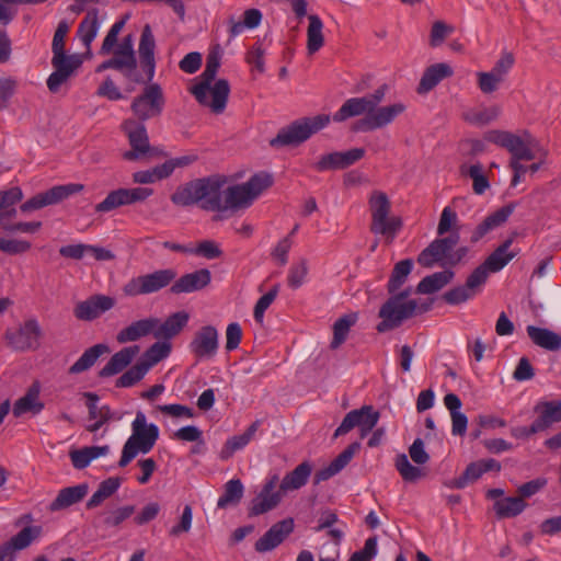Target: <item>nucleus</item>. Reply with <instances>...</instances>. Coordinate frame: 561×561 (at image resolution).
Here are the masks:
<instances>
[{
	"label": "nucleus",
	"instance_id": "nucleus-30",
	"mask_svg": "<svg viewBox=\"0 0 561 561\" xmlns=\"http://www.w3.org/2000/svg\"><path fill=\"white\" fill-rule=\"evenodd\" d=\"M100 26V11L96 8L89 10L79 24L77 36L84 45L88 56H91V44L98 35Z\"/></svg>",
	"mask_w": 561,
	"mask_h": 561
},
{
	"label": "nucleus",
	"instance_id": "nucleus-1",
	"mask_svg": "<svg viewBox=\"0 0 561 561\" xmlns=\"http://www.w3.org/2000/svg\"><path fill=\"white\" fill-rule=\"evenodd\" d=\"M412 267L413 261L411 259L402 260L394 265L387 284V289L391 297L381 306L378 313L381 319V322L377 325L379 333L393 330L400 327L404 320L415 314L427 312L432 308L433 299H408L412 293L411 288L396 294L405 283Z\"/></svg>",
	"mask_w": 561,
	"mask_h": 561
},
{
	"label": "nucleus",
	"instance_id": "nucleus-58",
	"mask_svg": "<svg viewBox=\"0 0 561 561\" xmlns=\"http://www.w3.org/2000/svg\"><path fill=\"white\" fill-rule=\"evenodd\" d=\"M135 513V506L126 505L105 513L103 523L106 527H118Z\"/></svg>",
	"mask_w": 561,
	"mask_h": 561
},
{
	"label": "nucleus",
	"instance_id": "nucleus-52",
	"mask_svg": "<svg viewBox=\"0 0 561 561\" xmlns=\"http://www.w3.org/2000/svg\"><path fill=\"white\" fill-rule=\"evenodd\" d=\"M148 371V366L138 360L116 380V387L129 388L140 381Z\"/></svg>",
	"mask_w": 561,
	"mask_h": 561
},
{
	"label": "nucleus",
	"instance_id": "nucleus-63",
	"mask_svg": "<svg viewBox=\"0 0 561 561\" xmlns=\"http://www.w3.org/2000/svg\"><path fill=\"white\" fill-rule=\"evenodd\" d=\"M478 87L484 94H490L496 91L503 82L491 71L478 72Z\"/></svg>",
	"mask_w": 561,
	"mask_h": 561
},
{
	"label": "nucleus",
	"instance_id": "nucleus-27",
	"mask_svg": "<svg viewBox=\"0 0 561 561\" xmlns=\"http://www.w3.org/2000/svg\"><path fill=\"white\" fill-rule=\"evenodd\" d=\"M360 449V444L354 442L350 444L340 455H337L327 467L318 470L314 474V483L327 481L342 471L354 455Z\"/></svg>",
	"mask_w": 561,
	"mask_h": 561
},
{
	"label": "nucleus",
	"instance_id": "nucleus-28",
	"mask_svg": "<svg viewBox=\"0 0 561 561\" xmlns=\"http://www.w3.org/2000/svg\"><path fill=\"white\" fill-rule=\"evenodd\" d=\"M158 324L159 319L154 317L134 321L117 333L116 341L121 344H125L128 342L138 341L139 339L149 334L154 335V329Z\"/></svg>",
	"mask_w": 561,
	"mask_h": 561
},
{
	"label": "nucleus",
	"instance_id": "nucleus-11",
	"mask_svg": "<svg viewBox=\"0 0 561 561\" xmlns=\"http://www.w3.org/2000/svg\"><path fill=\"white\" fill-rule=\"evenodd\" d=\"M460 234L443 236L433 240L420 254L417 262L424 267H432L436 263L450 264L454 248L458 244Z\"/></svg>",
	"mask_w": 561,
	"mask_h": 561
},
{
	"label": "nucleus",
	"instance_id": "nucleus-18",
	"mask_svg": "<svg viewBox=\"0 0 561 561\" xmlns=\"http://www.w3.org/2000/svg\"><path fill=\"white\" fill-rule=\"evenodd\" d=\"M279 478L271 476L264 483L260 493L251 501L249 516H257L275 508L282 501V491H275Z\"/></svg>",
	"mask_w": 561,
	"mask_h": 561
},
{
	"label": "nucleus",
	"instance_id": "nucleus-33",
	"mask_svg": "<svg viewBox=\"0 0 561 561\" xmlns=\"http://www.w3.org/2000/svg\"><path fill=\"white\" fill-rule=\"evenodd\" d=\"M453 75V69L449 65L445 62H439L430 66L425 69L419 88V93H427L433 90L442 80L448 78Z\"/></svg>",
	"mask_w": 561,
	"mask_h": 561
},
{
	"label": "nucleus",
	"instance_id": "nucleus-64",
	"mask_svg": "<svg viewBox=\"0 0 561 561\" xmlns=\"http://www.w3.org/2000/svg\"><path fill=\"white\" fill-rule=\"evenodd\" d=\"M377 554V537L366 539L364 548L355 551L348 561H370Z\"/></svg>",
	"mask_w": 561,
	"mask_h": 561
},
{
	"label": "nucleus",
	"instance_id": "nucleus-42",
	"mask_svg": "<svg viewBox=\"0 0 561 561\" xmlns=\"http://www.w3.org/2000/svg\"><path fill=\"white\" fill-rule=\"evenodd\" d=\"M23 197L20 187H11L7 191L0 192V225H5V221L15 217V204Z\"/></svg>",
	"mask_w": 561,
	"mask_h": 561
},
{
	"label": "nucleus",
	"instance_id": "nucleus-8",
	"mask_svg": "<svg viewBox=\"0 0 561 561\" xmlns=\"http://www.w3.org/2000/svg\"><path fill=\"white\" fill-rule=\"evenodd\" d=\"M368 203L371 214L370 231L383 236L386 241L391 243L402 228L401 218L390 216L391 203L383 192H373Z\"/></svg>",
	"mask_w": 561,
	"mask_h": 561
},
{
	"label": "nucleus",
	"instance_id": "nucleus-16",
	"mask_svg": "<svg viewBox=\"0 0 561 561\" xmlns=\"http://www.w3.org/2000/svg\"><path fill=\"white\" fill-rule=\"evenodd\" d=\"M405 111L407 105L403 102L376 106V110L370 111L369 115L357 122L355 130L369 131L383 128L392 124Z\"/></svg>",
	"mask_w": 561,
	"mask_h": 561
},
{
	"label": "nucleus",
	"instance_id": "nucleus-61",
	"mask_svg": "<svg viewBox=\"0 0 561 561\" xmlns=\"http://www.w3.org/2000/svg\"><path fill=\"white\" fill-rule=\"evenodd\" d=\"M514 64V55L511 51H503L500 59L495 62L490 71L494 73L500 80L504 81Z\"/></svg>",
	"mask_w": 561,
	"mask_h": 561
},
{
	"label": "nucleus",
	"instance_id": "nucleus-41",
	"mask_svg": "<svg viewBox=\"0 0 561 561\" xmlns=\"http://www.w3.org/2000/svg\"><path fill=\"white\" fill-rule=\"evenodd\" d=\"M454 278V272L446 270L425 276L416 286V294H433L440 290Z\"/></svg>",
	"mask_w": 561,
	"mask_h": 561
},
{
	"label": "nucleus",
	"instance_id": "nucleus-37",
	"mask_svg": "<svg viewBox=\"0 0 561 561\" xmlns=\"http://www.w3.org/2000/svg\"><path fill=\"white\" fill-rule=\"evenodd\" d=\"M261 422L254 421L243 434L234 435L227 439L222 449L220 450L219 457L221 460H228L232 455L242 448H244L257 432Z\"/></svg>",
	"mask_w": 561,
	"mask_h": 561
},
{
	"label": "nucleus",
	"instance_id": "nucleus-29",
	"mask_svg": "<svg viewBox=\"0 0 561 561\" xmlns=\"http://www.w3.org/2000/svg\"><path fill=\"white\" fill-rule=\"evenodd\" d=\"M41 531L42 529L38 526H27L14 535L10 540L4 542L0 549L8 547L9 550L7 551L3 561H15V551L27 548L33 542V540L39 537Z\"/></svg>",
	"mask_w": 561,
	"mask_h": 561
},
{
	"label": "nucleus",
	"instance_id": "nucleus-50",
	"mask_svg": "<svg viewBox=\"0 0 561 561\" xmlns=\"http://www.w3.org/2000/svg\"><path fill=\"white\" fill-rule=\"evenodd\" d=\"M458 221L457 213L449 206L444 207L437 225V234L443 237L447 233L453 234L455 231L460 234Z\"/></svg>",
	"mask_w": 561,
	"mask_h": 561
},
{
	"label": "nucleus",
	"instance_id": "nucleus-36",
	"mask_svg": "<svg viewBox=\"0 0 561 561\" xmlns=\"http://www.w3.org/2000/svg\"><path fill=\"white\" fill-rule=\"evenodd\" d=\"M534 411L538 414L536 421L541 431L547 430L553 423L561 422V401L559 400L538 402Z\"/></svg>",
	"mask_w": 561,
	"mask_h": 561
},
{
	"label": "nucleus",
	"instance_id": "nucleus-12",
	"mask_svg": "<svg viewBox=\"0 0 561 561\" xmlns=\"http://www.w3.org/2000/svg\"><path fill=\"white\" fill-rule=\"evenodd\" d=\"M122 129L128 138L130 150L123 153L127 161H135L151 154L154 150L149 144V137L146 126L134 119H126L122 124Z\"/></svg>",
	"mask_w": 561,
	"mask_h": 561
},
{
	"label": "nucleus",
	"instance_id": "nucleus-35",
	"mask_svg": "<svg viewBox=\"0 0 561 561\" xmlns=\"http://www.w3.org/2000/svg\"><path fill=\"white\" fill-rule=\"evenodd\" d=\"M526 331L535 345L551 352H557L561 348V335L558 333L535 325H527Z\"/></svg>",
	"mask_w": 561,
	"mask_h": 561
},
{
	"label": "nucleus",
	"instance_id": "nucleus-3",
	"mask_svg": "<svg viewBox=\"0 0 561 561\" xmlns=\"http://www.w3.org/2000/svg\"><path fill=\"white\" fill-rule=\"evenodd\" d=\"M221 55L213 50L207 55L205 69L199 76L201 81L191 88V93L201 105L207 106L215 114L225 111L230 85L226 79H219L214 84L217 71L220 67Z\"/></svg>",
	"mask_w": 561,
	"mask_h": 561
},
{
	"label": "nucleus",
	"instance_id": "nucleus-22",
	"mask_svg": "<svg viewBox=\"0 0 561 561\" xmlns=\"http://www.w3.org/2000/svg\"><path fill=\"white\" fill-rule=\"evenodd\" d=\"M515 210V204L510 203L488 215L470 234V243L476 244L488 233L503 226Z\"/></svg>",
	"mask_w": 561,
	"mask_h": 561
},
{
	"label": "nucleus",
	"instance_id": "nucleus-17",
	"mask_svg": "<svg viewBox=\"0 0 561 561\" xmlns=\"http://www.w3.org/2000/svg\"><path fill=\"white\" fill-rule=\"evenodd\" d=\"M153 194L149 187L118 188L110 192L106 197L95 205L96 213H110L121 206L144 202Z\"/></svg>",
	"mask_w": 561,
	"mask_h": 561
},
{
	"label": "nucleus",
	"instance_id": "nucleus-19",
	"mask_svg": "<svg viewBox=\"0 0 561 561\" xmlns=\"http://www.w3.org/2000/svg\"><path fill=\"white\" fill-rule=\"evenodd\" d=\"M380 414L374 409L373 405H363L359 409L350 411L343 419L340 426L334 432V437L347 434L355 427L366 425L376 426L379 421Z\"/></svg>",
	"mask_w": 561,
	"mask_h": 561
},
{
	"label": "nucleus",
	"instance_id": "nucleus-54",
	"mask_svg": "<svg viewBox=\"0 0 561 561\" xmlns=\"http://www.w3.org/2000/svg\"><path fill=\"white\" fill-rule=\"evenodd\" d=\"M500 113L497 107H489L480 111H468L463 114V119L472 125L483 126L494 121Z\"/></svg>",
	"mask_w": 561,
	"mask_h": 561
},
{
	"label": "nucleus",
	"instance_id": "nucleus-55",
	"mask_svg": "<svg viewBox=\"0 0 561 561\" xmlns=\"http://www.w3.org/2000/svg\"><path fill=\"white\" fill-rule=\"evenodd\" d=\"M512 159L516 160H534L536 159V153L534 152L529 142L523 140L519 136L514 135L512 142L507 149Z\"/></svg>",
	"mask_w": 561,
	"mask_h": 561
},
{
	"label": "nucleus",
	"instance_id": "nucleus-45",
	"mask_svg": "<svg viewBox=\"0 0 561 561\" xmlns=\"http://www.w3.org/2000/svg\"><path fill=\"white\" fill-rule=\"evenodd\" d=\"M309 26L307 30V50L312 55L320 50L324 44L323 23L317 14L308 15Z\"/></svg>",
	"mask_w": 561,
	"mask_h": 561
},
{
	"label": "nucleus",
	"instance_id": "nucleus-56",
	"mask_svg": "<svg viewBox=\"0 0 561 561\" xmlns=\"http://www.w3.org/2000/svg\"><path fill=\"white\" fill-rule=\"evenodd\" d=\"M168 178L167 167L156 165L150 170L137 171L133 174V181L138 184H150Z\"/></svg>",
	"mask_w": 561,
	"mask_h": 561
},
{
	"label": "nucleus",
	"instance_id": "nucleus-31",
	"mask_svg": "<svg viewBox=\"0 0 561 561\" xmlns=\"http://www.w3.org/2000/svg\"><path fill=\"white\" fill-rule=\"evenodd\" d=\"M139 351L140 347L138 345H131L122 348L115 353L106 363V365L100 370V377H111L121 373L133 362Z\"/></svg>",
	"mask_w": 561,
	"mask_h": 561
},
{
	"label": "nucleus",
	"instance_id": "nucleus-47",
	"mask_svg": "<svg viewBox=\"0 0 561 561\" xmlns=\"http://www.w3.org/2000/svg\"><path fill=\"white\" fill-rule=\"evenodd\" d=\"M356 321H357L356 313H347V314H344L343 317L339 318L334 322L331 348L335 350L345 342L351 328L356 323Z\"/></svg>",
	"mask_w": 561,
	"mask_h": 561
},
{
	"label": "nucleus",
	"instance_id": "nucleus-46",
	"mask_svg": "<svg viewBox=\"0 0 561 561\" xmlns=\"http://www.w3.org/2000/svg\"><path fill=\"white\" fill-rule=\"evenodd\" d=\"M527 504L519 496H510L497 500L493 504L494 512L499 518H511L524 512Z\"/></svg>",
	"mask_w": 561,
	"mask_h": 561
},
{
	"label": "nucleus",
	"instance_id": "nucleus-20",
	"mask_svg": "<svg viewBox=\"0 0 561 561\" xmlns=\"http://www.w3.org/2000/svg\"><path fill=\"white\" fill-rule=\"evenodd\" d=\"M294 527L293 518L277 522L255 542V551L264 553L274 550L294 531Z\"/></svg>",
	"mask_w": 561,
	"mask_h": 561
},
{
	"label": "nucleus",
	"instance_id": "nucleus-40",
	"mask_svg": "<svg viewBox=\"0 0 561 561\" xmlns=\"http://www.w3.org/2000/svg\"><path fill=\"white\" fill-rule=\"evenodd\" d=\"M311 471L312 467L309 462H301L293 471H290L283 478L279 484L280 491L285 493L288 491L300 489L307 483L311 474Z\"/></svg>",
	"mask_w": 561,
	"mask_h": 561
},
{
	"label": "nucleus",
	"instance_id": "nucleus-53",
	"mask_svg": "<svg viewBox=\"0 0 561 561\" xmlns=\"http://www.w3.org/2000/svg\"><path fill=\"white\" fill-rule=\"evenodd\" d=\"M394 466L404 481L414 482L424 476L422 469L411 465L405 454L397 456Z\"/></svg>",
	"mask_w": 561,
	"mask_h": 561
},
{
	"label": "nucleus",
	"instance_id": "nucleus-4",
	"mask_svg": "<svg viewBox=\"0 0 561 561\" xmlns=\"http://www.w3.org/2000/svg\"><path fill=\"white\" fill-rule=\"evenodd\" d=\"M156 39L149 24L142 27L139 45L138 55L140 65L146 73L144 79L137 72V58L135 54H125L114 50L112 57L114 64V70L119 71L127 80L134 83L151 82L156 72Z\"/></svg>",
	"mask_w": 561,
	"mask_h": 561
},
{
	"label": "nucleus",
	"instance_id": "nucleus-62",
	"mask_svg": "<svg viewBox=\"0 0 561 561\" xmlns=\"http://www.w3.org/2000/svg\"><path fill=\"white\" fill-rule=\"evenodd\" d=\"M454 28L447 25L443 21H436L432 25L431 35H430V45L432 47H437L443 44L445 38L453 33Z\"/></svg>",
	"mask_w": 561,
	"mask_h": 561
},
{
	"label": "nucleus",
	"instance_id": "nucleus-39",
	"mask_svg": "<svg viewBox=\"0 0 561 561\" xmlns=\"http://www.w3.org/2000/svg\"><path fill=\"white\" fill-rule=\"evenodd\" d=\"M38 397L39 386L35 382L28 388L27 392L14 403L13 415L20 417L27 412H32L33 414L39 413L44 404L39 401Z\"/></svg>",
	"mask_w": 561,
	"mask_h": 561
},
{
	"label": "nucleus",
	"instance_id": "nucleus-5",
	"mask_svg": "<svg viewBox=\"0 0 561 561\" xmlns=\"http://www.w3.org/2000/svg\"><path fill=\"white\" fill-rule=\"evenodd\" d=\"M516 254V252L503 253V250L495 249L486 260L468 276L465 285L451 288L444 294L445 301L449 305H459L473 298L486 282L489 273L501 271Z\"/></svg>",
	"mask_w": 561,
	"mask_h": 561
},
{
	"label": "nucleus",
	"instance_id": "nucleus-9",
	"mask_svg": "<svg viewBox=\"0 0 561 561\" xmlns=\"http://www.w3.org/2000/svg\"><path fill=\"white\" fill-rule=\"evenodd\" d=\"M272 176L266 173L254 174L242 184H236L227 187L224 192L225 211L244 209L272 185Z\"/></svg>",
	"mask_w": 561,
	"mask_h": 561
},
{
	"label": "nucleus",
	"instance_id": "nucleus-14",
	"mask_svg": "<svg viewBox=\"0 0 561 561\" xmlns=\"http://www.w3.org/2000/svg\"><path fill=\"white\" fill-rule=\"evenodd\" d=\"M164 96L158 83H150L131 103V111L140 121L159 116L163 110Z\"/></svg>",
	"mask_w": 561,
	"mask_h": 561
},
{
	"label": "nucleus",
	"instance_id": "nucleus-44",
	"mask_svg": "<svg viewBox=\"0 0 561 561\" xmlns=\"http://www.w3.org/2000/svg\"><path fill=\"white\" fill-rule=\"evenodd\" d=\"M244 486L240 479H231L224 485V493L217 501V507L225 510L237 506L243 497Z\"/></svg>",
	"mask_w": 561,
	"mask_h": 561
},
{
	"label": "nucleus",
	"instance_id": "nucleus-48",
	"mask_svg": "<svg viewBox=\"0 0 561 561\" xmlns=\"http://www.w3.org/2000/svg\"><path fill=\"white\" fill-rule=\"evenodd\" d=\"M460 170L461 174L468 175L472 180V188L476 194L482 195L490 187L481 164L461 165Z\"/></svg>",
	"mask_w": 561,
	"mask_h": 561
},
{
	"label": "nucleus",
	"instance_id": "nucleus-21",
	"mask_svg": "<svg viewBox=\"0 0 561 561\" xmlns=\"http://www.w3.org/2000/svg\"><path fill=\"white\" fill-rule=\"evenodd\" d=\"M114 306V298L105 295H94L78 302L73 309V314L78 320L92 321Z\"/></svg>",
	"mask_w": 561,
	"mask_h": 561
},
{
	"label": "nucleus",
	"instance_id": "nucleus-38",
	"mask_svg": "<svg viewBox=\"0 0 561 561\" xmlns=\"http://www.w3.org/2000/svg\"><path fill=\"white\" fill-rule=\"evenodd\" d=\"M188 313L185 311H179L165 319L164 322H160L154 329V337L169 340L181 332V330L187 324Z\"/></svg>",
	"mask_w": 561,
	"mask_h": 561
},
{
	"label": "nucleus",
	"instance_id": "nucleus-59",
	"mask_svg": "<svg viewBox=\"0 0 561 561\" xmlns=\"http://www.w3.org/2000/svg\"><path fill=\"white\" fill-rule=\"evenodd\" d=\"M483 474V470L480 461L471 462L467 466L463 473L455 480L454 486L457 489H463L469 483L477 481Z\"/></svg>",
	"mask_w": 561,
	"mask_h": 561
},
{
	"label": "nucleus",
	"instance_id": "nucleus-32",
	"mask_svg": "<svg viewBox=\"0 0 561 561\" xmlns=\"http://www.w3.org/2000/svg\"><path fill=\"white\" fill-rule=\"evenodd\" d=\"M88 490L89 489L85 483L60 490L56 499L49 504V511H61L79 503L88 494Z\"/></svg>",
	"mask_w": 561,
	"mask_h": 561
},
{
	"label": "nucleus",
	"instance_id": "nucleus-13",
	"mask_svg": "<svg viewBox=\"0 0 561 561\" xmlns=\"http://www.w3.org/2000/svg\"><path fill=\"white\" fill-rule=\"evenodd\" d=\"M42 329L36 319H28L18 329H7L4 340L10 348L16 352L36 350L39 345Z\"/></svg>",
	"mask_w": 561,
	"mask_h": 561
},
{
	"label": "nucleus",
	"instance_id": "nucleus-49",
	"mask_svg": "<svg viewBox=\"0 0 561 561\" xmlns=\"http://www.w3.org/2000/svg\"><path fill=\"white\" fill-rule=\"evenodd\" d=\"M170 352L171 344L169 342H156L144 353L139 360L150 369L152 366L168 357Z\"/></svg>",
	"mask_w": 561,
	"mask_h": 561
},
{
	"label": "nucleus",
	"instance_id": "nucleus-2",
	"mask_svg": "<svg viewBox=\"0 0 561 561\" xmlns=\"http://www.w3.org/2000/svg\"><path fill=\"white\" fill-rule=\"evenodd\" d=\"M226 178L213 175L185 183L171 195V202L180 207L199 205L204 210L225 211L224 186Z\"/></svg>",
	"mask_w": 561,
	"mask_h": 561
},
{
	"label": "nucleus",
	"instance_id": "nucleus-15",
	"mask_svg": "<svg viewBox=\"0 0 561 561\" xmlns=\"http://www.w3.org/2000/svg\"><path fill=\"white\" fill-rule=\"evenodd\" d=\"M83 188V184L79 183L57 185L45 192L36 194L35 196L23 203L20 209L22 213L25 214L32 213L43 207L57 204L73 194L80 193Z\"/></svg>",
	"mask_w": 561,
	"mask_h": 561
},
{
	"label": "nucleus",
	"instance_id": "nucleus-43",
	"mask_svg": "<svg viewBox=\"0 0 561 561\" xmlns=\"http://www.w3.org/2000/svg\"><path fill=\"white\" fill-rule=\"evenodd\" d=\"M110 351L105 344H95L83 352V354L70 366V374H80L91 368L99 357Z\"/></svg>",
	"mask_w": 561,
	"mask_h": 561
},
{
	"label": "nucleus",
	"instance_id": "nucleus-57",
	"mask_svg": "<svg viewBox=\"0 0 561 561\" xmlns=\"http://www.w3.org/2000/svg\"><path fill=\"white\" fill-rule=\"evenodd\" d=\"M308 270V261L306 259H300L297 263L293 264L288 272V286L293 289L299 288L305 283Z\"/></svg>",
	"mask_w": 561,
	"mask_h": 561
},
{
	"label": "nucleus",
	"instance_id": "nucleus-10",
	"mask_svg": "<svg viewBox=\"0 0 561 561\" xmlns=\"http://www.w3.org/2000/svg\"><path fill=\"white\" fill-rule=\"evenodd\" d=\"M178 272L174 268H161L139 275L129 279L123 287V293L128 297H137L141 295H150L159 290L172 286Z\"/></svg>",
	"mask_w": 561,
	"mask_h": 561
},
{
	"label": "nucleus",
	"instance_id": "nucleus-26",
	"mask_svg": "<svg viewBox=\"0 0 561 561\" xmlns=\"http://www.w3.org/2000/svg\"><path fill=\"white\" fill-rule=\"evenodd\" d=\"M87 398V407L89 410V419L95 420V422L87 427L89 432L99 431L104 423L115 420L119 421L123 417L122 413L113 412L108 405L98 407L99 396L93 392H84Z\"/></svg>",
	"mask_w": 561,
	"mask_h": 561
},
{
	"label": "nucleus",
	"instance_id": "nucleus-34",
	"mask_svg": "<svg viewBox=\"0 0 561 561\" xmlns=\"http://www.w3.org/2000/svg\"><path fill=\"white\" fill-rule=\"evenodd\" d=\"M371 108L365 96H356L347 99L342 106L334 113L332 119L336 123L344 122L351 117L360 115H369Z\"/></svg>",
	"mask_w": 561,
	"mask_h": 561
},
{
	"label": "nucleus",
	"instance_id": "nucleus-23",
	"mask_svg": "<svg viewBox=\"0 0 561 561\" xmlns=\"http://www.w3.org/2000/svg\"><path fill=\"white\" fill-rule=\"evenodd\" d=\"M55 71L47 79V88L50 92L56 93L61 84L75 73L82 65V56L72 54L70 59H51Z\"/></svg>",
	"mask_w": 561,
	"mask_h": 561
},
{
	"label": "nucleus",
	"instance_id": "nucleus-6",
	"mask_svg": "<svg viewBox=\"0 0 561 561\" xmlns=\"http://www.w3.org/2000/svg\"><path fill=\"white\" fill-rule=\"evenodd\" d=\"M159 438V427L147 422L144 412L138 411L131 423V435L123 446L119 467H126L138 454H148Z\"/></svg>",
	"mask_w": 561,
	"mask_h": 561
},
{
	"label": "nucleus",
	"instance_id": "nucleus-60",
	"mask_svg": "<svg viewBox=\"0 0 561 561\" xmlns=\"http://www.w3.org/2000/svg\"><path fill=\"white\" fill-rule=\"evenodd\" d=\"M126 19L127 18L116 21L111 26L110 31L107 32V34L103 41L102 46H101V49H100L101 55H107L113 50L114 46L117 43L118 34L122 32V30L125 26Z\"/></svg>",
	"mask_w": 561,
	"mask_h": 561
},
{
	"label": "nucleus",
	"instance_id": "nucleus-25",
	"mask_svg": "<svg viewBox=\"0 0 561 561\" xmlns=\"http://www.w3.org/2000/svg\"><path fill=\"white\" fill-rule=\"evenodd\" d=\"M210 280V271L207 268H201L175 278L174 283L170 287V293L173 295H180L202 290L209 285Z\"/></svg>",
	"mask_w": 561,
	"mask_h": 561
},
{
	"label": "nucleus",
	"instance_id": "nucleus-7",
	"mask_svg": "<svg viewBox=\"0 0 561 561\" xmlns=\"http://www.w3.org/2000/svg\"><path fill=\"white\" fill-rule=\"evenodd\" d=\"M331 121L328 114H319L313 117H302L283 127L276 137L270 140L273 148L298 146L309 139L313 134L323 129Z\"/></svg>",
	"mask_w": 561,
	"mask_h": 561
},
{
	"label": "nucleus",
	"instance_id": "nucleus-24",
	"mask_svg": "<svg viewBox=\"0 0 561 561\" xmlns=\"http://www.w3.org/2000/svg\"><path fill=\"white\" fill-rule=\"evenodd\" d=\"M192 353L197 358H210L218 348V331L213 325L201 328L190 344Z\"/></svg>",
	"mask_w": 561,
	"mask_h": 561
},
{
	"label": "nucleus",
	"instance_id": "nucleus-51",
	"mask_svg": "<svg viewBox=\"0 0 561 561\" xmlns=\"http://www.w3.org/2000/svg\"><path fill=\"white\" fill-rule=\"evenodd\" d=\"M69 32V24L66 21H60L54 33L51 43V59H70L71 55L65 53V38Z\"/></svg>",
	"mask_w": 561,
	"mask_h": 561
}]
</instances>
